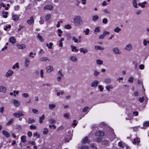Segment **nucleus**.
Wrapping results in <instances>:
<instances>
[{
    "label": "nucleus",
    "mask_w": 149,
    "mask_h": 149,
    "mask_svg": "<svg viewBox=\"0 0 149 149\" xmlns=\"http://www.w3.org/2000/svg\"><path fill=\"white\" fill-rule=\"evenodd\" d=\"M73 20L74 24L77 26H79L83 24V20L81 17L78 15H75L74 17Z\"/></svg>",
    "instance_id": "obj_1"
},
{
    "label": "nucleus",
    "mask_w": 149,
    "mask_h": 149,
    "mask_svg": "<svg viewBox=\"0 0 149 149\" xmlns=\"http://www.w3.org/2000/svg\"><path fill=\"white\" fill-rule=\"evenodd\" d=\"M57 76L56 80L58 82H60L61 79L64 76V74L63 73L62 70H60L58 71L57 73Z\"/></svg>",
    "instance_id": "obj_2"
},
{
    "label": "nucleus",
    "mask_w": 149,
    "mask_h": 149,
    "mask_svg": "<svg viewBox=\"0 0 149 149\" xmlns=\"http://www.w3.org/2000/svg\"><path fill=\"white\" fill-rule=\"evenodd\" d=\"M112 51L114 54L117 55H120L121 54L122 52L117 47H114L112 49Z\"/></svg>",
    "instance_id": "obj_3"
},
{
    "label": "nucleus",
    "mask_w": 149,
    "mask_h": 149,
    "mask_svg": "<svg viewBox=\"0 0 149 149\" xmlns=\"http://www.w3.org/2000/svg\"><path fill=\"white\" fill-rule=\"evenodd\" d=\"M12 103L13 104L15 107H19L21 104L20 102L15 99L13 100Z\"/></svg>",
    "instance_id": "obj_4"
},
{
    "label": "nucleus",
    "mask_w": 149,
    "mask_h": 149,
    "mask_svg": "<svg viewBox=\"0 0 149 149\" xmlns=\"http://www.w3.org/2000/svg\"><path fill=\"white\" fill-rule=\"evenodd\" d=\"M13 115L14 116L17 118H19L24 116L23 112L22 111H19L18 112H15L13 113Z\"/></svg>",
    "instance_id": "obj_5"
},
{
    "label": "nucleus",
    "mask_w": 149,
    "mask_h": 149,
    "mask_svg": "<svg viewBox=\"0 0 149 149\" xmlns=\"http://www.w3.org/2000/svg\"><path fill=\"white\" fill-rule=\"evenodd\" d=\"M53 6L51 5L48 4L45 6L43 7L44 10H52L54 9Z\"/></svg>",
    "instance_id": "obj_6"
},
{
    "label": "nucleus",
    "mask_w": 149,
    "mask_h": 149,
    "mask_svg": "<svg viewBox=\"0 0 149 149\" xmlns=\"http://www.w3.org/2000/svg\"><path fill=\"white\" fill-rule=\"evenodd\" d=\"M133 49L132 45L130 44H129L126 46L124 48V49L126 51H130Z\"/></svg>",
    "instance_id": "obj_7"
},
{
    "label": "nucleus",
    "mask_w": 149,
    "mask_h": 149,
    "mask_svg": "<svg viewBox=\"0 0 149 149\" xmlns=\"http://www.w3.org/2000/svg\"><path fill=\"white\" fill-rule=\"evenodd\" d=\"M30 60L28 57L25 58L24 61V66L26 67H28L30 65Z\"/></svg>",
    "instance_id": "obj_8"
},
{
    "label": "nucleus",
    "mask_w": 149,
    "mask_h": 149,
    "mask_svg": "<svg viewBox=\"0 0 149 149\" xmlns=\"http://www.w3.org/2000/svg\"><path fill=\"white\" fill-rule=\"evenodd\" d=\"M46 69V72L47 73H49L54 70L53 67L51 65H48L47 66Z\"/></svg>",
    "instance_id": "obj_9"
},
{
    "label": "nucleus",
    "mask_w": 149,
    "mask_h": 149,
    "mask_svg": "<svg viewBox=\"0 0 149 149\" xmlns=\"http://www.w3.org/2000/svg\"><path fill=\"white\" fill-rule=\"evenodd\" d=\"M70 59L71 61L74 62H76L78 60L77 58L75 55H72L70 56Z\"/></svg>",
    "instance_id": "obj_10"
},
{
    "label": "nucleus",
    "mask_w": 149,
    "mask_h": 149,
    "mask_svg": "<svg viewBox=\"0 0 149 149\" xmlns=\"http://www.w3.org/2000/svg\"><path fill=\"white\" fill-rule=\"evenodd\" d=\"M140 142V140L139 138L136 137L134 139L133 141H132V143L133 144L135 145H138Z\"/></svg>",
    "instance_id": "obj_11"
},
{
    "label": "nucleus",
    "mask_w": 149,
    "mask_h": 149,
    "mask_svg": "<svg viewBox=\"0 0 149 149\" xmlns=\"http://www.w3.org/2000/svg\"><path fill=\"white\" fill-rule=\"evenodd\" d=\"M99 81L97 80H95L92 83L91 86L92 87H96Z\"/></svg>",
    "instance_id": "obj_12"
},
{
    "label": "nucleus",
    "mask_w": 149,
    "mask_h": 149,
    "mask_svg": "<svg viewBox=\"0 0 149 149\" xmlns=\"http://www.w3.org/2000/svg\"><path fill=\"white\" fill-rule=\"evenodd\" d=\"M13 72L12 70H8L6 74V77H8L11 76L13 74Z\"/></svg>",
    "instance_id": "obj_13"
},
{
    "label": "nucleus",
    "mask_w": 149,
    "mask_h": 149,
    "mask_svg": "<svg viewBox=\"0 0 149 149\" xmlns=\"http://www.w3.org/2000/svg\"><path fill=\"white\" fill-rule=\"evenodd\" d=\"M34 20L33 16H31L30 17V19L28 20L27 21V23L31 25L33 23Z\"/></svg>",
    "instance_id": "obj_14"
},
{
    "label": "nucleus",
    "mask_w": 149,
    "mask_h": 149,
    "mask_svg": "<svg viewBox=\"0 0 149 149\" xmlns=\"http://www.w3.org/2000/svg\"><path fill=\"white\" fill-rule=\"evenodd\" d=\"M6 88L5 87L2 86H0V92L1 93H5L6 92Z\"/></svg>",
    "instance_id": "obj_15"
},
{
    "label": "nucleus",
    "mask_w": 149,
    "mask_h": 149,
    "mask_svg": "<svg viewBox=\"0 0 149 149\" xmlns=\"http://www.w3.org/2000/svg\"><path fill=\"white\" fill-rule=\"evenodd\" d=\"M17 46L19 49H24L26 47V45L24 44H22L21 45L17 44Z\"/></svg>",
    "instance_id": "obj_16"
},
{
    "label": "nucleus",
    "mask_w": 149,
    "mask_h": 149,
    "mask_svg": "<svg viewBox=\"0 0 149 149\" xmlns=\"http://www.w3.org/2000/svg\"><path fill=\"white\" fill-rule=\"evenodd\" d=\"M104 132L101 131H97L95 134V135L96 136H103L104 135Z\"/></svg>",
    "instance_id": "obj_17"
},
{
    "label": "nucleus",
    "mask_w": 149,
    "mask_h": 149,
    "mask_svg": "<svg viewBox=\"0 0 149 149\" xmlns=\"http://www.w3.org/2000/svg\"><path fill=\"white\" fill-rule=\"evenodd\" d=\"M19 19V16L18 15H13L12 17V19L14 21H17Z\"/></svg>",
    "instance_id": "obj_18"
},
{
    "label": "nucleus",
    "mask_w": 149,
    "mask_h": 149,
    "mask_svg": "<svg viewBox=\"0 0 149 149\" xmlns=\"http://www.w3.org/2000/svg\"><path fill=\"white\" fill-rule=\"evenodd\" d=\"M103 12L106 15H109L110 14L109 10L107 8H105L103 10Z\"/></svg>",
    "instance_id": "obj_19"
},
{
    "label": "nucleus",
    "mask_w": 149,
    "mask_h": 149,
    "mask_svg": "<svg viewBox=\"0 0 149 149\" xmlns=\"http://www.w3.org/2000/svg\"><path fill=\"white\" fill-rule=\"evenodd\" d=\"M79 51L80 52L83 53L84 54H85L88 52V50L86 48H81L79 49Z\"/></svg>",
    "instance_id": "obj_20"
},
{
    "label": "nucleus",
    "mask_w": 149,
    "mask_h": 149,
    "mask_svg": "<svg viewBox=\"0 0 149 149\" xmlns=\"http://www.w3.org/2000/svg\"><path fill=\"white\" fill-rule=\"evenodd\" d=\"M104 82L106 84H110L111 82V79L109 78H106L104 79Z\"/></svg>",
    "instance_id": "obj_21"
},
{
    "label": "nucleus",
    "mask_w": 149,
    "mask_h": 149,
    "mask_svg": "<svg viewBox=\"0 0 149 149\" xmlns=\"http://www.w3.org/2000/svg\"><path fill=\"white\" fill-rule=\"evenodd\" d=\"M95 49L96 50H103L104 49V48L100 46L96 45L95 46Z\"/></svg>",
    "instance_id": "obj_22"
},
{
    "label": "nucleus",
    "mask_w": 149,
    "mask_h": 149,
    "mask_svg": "<svg viewBox=\"0 0 149 149\" xmlns=\"http://www.w3.org/2000/svg\"><path fill=\"white\" fill-rule=\"evenodd\" d=\"M9 41L11 43L14 44L16 42V40L13 37H11L9 39Z\"/></svg>",
    "instance_id": "obj_23"
},
{
    "label": "nucleus",
    "mask_w": 149,
    "mask_h": 149,
    "mask_svg": "<svg viewBox=\"0 0 149 149\" xmlns=\"http://www.w3.org/2000/svg\"><path fill=\"white\" fill-rule=\"evenodd\" d=\"M96 63L98 65H102L103 64V62L102 60L97 59L96 60Z\"/></svg>",
    "instance_id": "obj_24"
},
{
    "label": "nucleus",
    "mask_w": 149,
    "mask_h": 149,
    "mask_svg": "<svg viewBox=\"0 0 149 149\" xmlns=\"http://www.w3.org/2000/svg\"><path fill=\"white\" fill-rule=\"evenodd\" d=\"M19 68V65L18 63H16L14 65H13L12 67V69H15L16 68L18 69Z\"/></svg>",
    "instance_id": "obj_25"
},
{
    "label": "nucleus",
    "mask_w": 149,
    "mask_h": 149,
    "mask_svg": "<svg viewBox=\"0 0 149 149\" xmlns=\"http://www.w3.org/2000/svg\"><path fill=\"white\" fill-rule=\"evenodd\" d=\"M56 107V105L55 104H49V107L50 109L51 110H53Z\"/></svg>",
    "instance_id": "obj_26"
},
{
    "label": "nucleus",
    "mask_w": 149,
    "mask_h": 149,
    "mask_svg": "<svg viewBox=\"0 0 149 149\" xmlns=\"http://www.w3.org/2000/svg\"><path fill=\"white\" fill-rule=\"evenodd\" d=\"M99 17L97 15H94L92 17V20L94 22L97 21L99 19Z\"/></svg>",
    "instance_id": "obj_27"
},
{
    "label": "nucleus",
    "mask_w": 149,
    "mask_h": 149,
    "mask_svg": "<svg viewBox=\"0 0 149 149\" xmlns=\"http://www.w3.org/2000/svg\"><path fill=\"white\" fill-rule=\"evenodd\" d=\"M3 134L5 135L6 137H9L10 136V134L6 132V131H2Z\"/></svg>",
    "instance_id": "obj_28"
},
{
    "label": "nucleus",
    "mask_w": 149,
    "mask_h": 149,
    "mask_svg": "<svg viewBox=\"0 0 149 149\" xmlns=\"http://www.w3.org/2000/svg\"><path fill=\"white\" fill-rule=\"evenodd\" d=\"M45 118V115L43 114L42 116L39 118V123H42L43 122V120Z\"/></svg>",
    "instance_id": "obj_29"
},
{
    "label": "nucleus",
    "mask_w": 149,
    "mask_h": 149,
    "mask_svg": "<svg viewBox=\"0 0 149 149\" xmlns=\"http://www.w3.org/2000/svg\"><path fill=\"white\" fill-rule=\"evenodd\" d=\"M147 3L146 2L144 1L142 3H138L139 6H141L142 8H144L145 6V5Z\"/></svg>",
    "instance_id": "obj_30"
},
{
    "label": "nucleus",
    "mask_w": 149,
    "mask_h": 149,
    "mask_svg": "<svg viewBox=\"0 0 149 149\" xmlns=\"http://www.w3.org/2000/svg\"><path fill=\"white\" fill-rule=\"evenodd\" d=\"M3 17V18H6L8 17V13L7 12H3L2 13Z\"/></svg>",
    "instance_id": "obj_31"
},
{
    "label": "nucleus",
    "mask_w": 149,
    "mask_h": 149,
    "mask_svg": "<svg viewBox=\"0 0 149 149\" xmlns=\"http://www.w3.org/2000/svg\"><path fill=\"white\" fill-rule=\"evenodd\" d=\"M143 127L145 128H146L147 127L149 126V121H146L143 123Z\"/></svg>",
    "instance_id": "obj_32"
},
{
    "label": "nucleus",
    "mask_w": 149,
    "mask_h": 149,
    "mask_svg": "<svg viewBox=\"0 0 149 149\" xmlns=\"http://www.w3.org/2000/svg\"><path fill=\"white\" fill-rule=\"evenodd\" d=\"M121 31V29L119 27H116L114 29V31L117 33H119Z\"/></svg>",
    "instance_id": "obj_33"
},
{
    "label": "nucleus",
    "mask_w": 149,
    "mask_h": 149,
    "mask_svg": "<svg viewBox=\"0 0 149 149\" xmlns=\"http://www.w3.org/2000/svg\"><path fill=\"white\" fill-rule=\"evenodd\" d=\"M83 143H87L88 142H89V141H88V139L87 137L85 138L82 141Z\"/></svg>",
    "instance_id": "obj_34"
},
{
    "label": "nucleus",
    "mask_w": 149,
    "mask_h": 149,
    "mask_svg": "<svg viewBox=\"0 0 149 149\" xmlns=\"http://www.w3.org/2000/svg\"><path fill=\"white\" fill-rule=\"evenodd\" d=\"M71 47L72 48V52L75 51V52H77L78 50V49H77L76 47L75 46L72 45Z\"/></svg>",
    "instance_id": "obj_35"
},
{
    "label": "nucleus",
    "mask_w": 149,
    "mask_h": 149,
    "mask_svg": "<svg viewBox=\"0 0 149 149\" xmlns=\"http://www.w3.org/2000/svg\"><path fill=\"white\" fill-rule=\"evenodd\" d=\"M37 38L41 42H43L44 41V40L42 38V37L41 36H40L39 34H38V35Z\"/></svg>",
    "instance_id": "obj_36"
},
{
    "label": "nucleus",
    "mask_w": 149,
    "mask_h": 149,
    "mask_svg": "<svg viewBox=\"0 0 149 149\" xmlns=\"http://www.w3.org/2000/svg\"><path fill=\"white\" fill-rule=\"evenodd\" d=\"M51 15L50 14H47L45 16V19L46 21L49 20L51 18Z\"/></svg>",
    "instance_id": "obj_37"
},
{
    "label": "nucleus",
    "mask_w": 149,
    "mask_h": 149,
    "mask_svg": "<svg viewBox=\"0 0 149 149\" xmlns=\"http://www.w3.org/2000/svg\"><path fill=\"white\" fill-rule=\"evenodd\" d=\"M64 39L63 38H62L61 39V40H60L59 41V46L61 47H63V43L62 41H64Z\"/></svg>",
    "instance_id": "obj_38"
},
{
    "label": "nucleus",
    "mask_w": 149,
    "mask_h": 149,
    "mask_svg": "<svg viewBox=\"0 0 149 149\" xmlns=\"http://www.w3.org/2000/svg\"><path fill=\"white\" fill-rule=\"evenodd\" d=\"M106 88L108 91H109L110 89H112L113 88V86L112 85H109V86H106Z\"/></svg>",
    "instance_id": "obj_39"
},
{
    "label": "nucleus",
    "mask_w": 149,
    "mask_h": 149,
    "mask_svg": "<svg viewBox=\"0 0 149 149\" xmlns=\"http://www.w3.org/2000/svg\"><path fill=\"white\" fill-rule=\"evenodd\" d=\"M40 60L42 61H46L48 60V58L46 57H43L40 58Z\"/></svg>",
    "instance_id": "obj_40"
},
{
    "label": "nucleus",
    "mask_w": 149,
    "mask_h": 149,
    "mask_svg": "<svg viewBox=\"0 0 149 149\" xmlns=\"http://www.w3.org/2000/svg\"><path fill=\"white\" fill-rule=\"evenodd\" d=\"M100 74V72L96 70H95L93 73V75L95 77H97Z\"/></svg>",
    "instance_id": "obj_41"
},
{
    "label": "nucleus",
    "mask_w": 149,
    "mask_h": 149,
    "mask_svg": "<svg viewBox=\"0 0 149 149\" xmlns=\"http://www.w3.org/2000/svg\"><path fill=\"white\" fill-rule=\"evenodd\" d=\"M48 130L47 128H45L43 129V133L44 134H47L48 133Z\"/></svg>",
    "instance_id": "obj_42"
},
{
    "label": "nucleus",
    "mask_w": 149,
    "mask_h": 149,
    "mask_svg": "<svg viewBox=\"0 0 149 149\" xmlns=\"http://www.w3.org/2000/svg\"><path fill=\"white\" fill-rule=\"evenodd\" d=\"M84 32L86 35H88L89 32V29L88 28L86 29L84 31Z\"/></svg>",
    "instance_id": "obj_43"
},
{
    "label": "nucleus",
    "mask_w": 149,
    "mask_h": 149,
    "mask_svg": "<svg viewBox=\"0 0 149 149\" xmlns=\"http://www.w3.org/2000/svg\"><path fill=\"white\" fill-rule=\"evenodd\" d=\"M34 120L33 119H31V118H29L28 121V123L29 124L34 123Z\"/></svg>",
    "instance_id": "obj_44"
},
{
    "label": "nucleus",
    "mask_w": 149,
    "mask_h": 149,
    "mask_svg": "<svg viewBox=\"0 0 149 149\" xmlns=\"http://www.w3.org/2000/svg\"><path fill=\"white\" fill-rule=\"evenodd\" d=\"M13 121L14 119H11L7 123V125L9 126L11 125L13 123Z\"/></svg>",
    "instance_id": "obj_45"
},
{
    "label": "nucleus",
    "mask_w": 149,
    "mask_h": 149,
    "mask_svg": "<svg viewBox=\"0 0 149 149\" xmlns=\"http://www.w3.org/2000/svg\"><path fill=\"white\" fill-rule=\"evenodd\" d=\"M66 36L67 39L68 40L70 39L71 38V35L70 33H68L66 34Z\"/></svg>",
    "instance_id": "obj_46"
},
{
    "label": "nucleus",
    "mask_w": 149,
    "mask_h": 149,
    "mask_svg": "<svg viewBox=\"0 0 149 149\" xmlns=\"http://www.w3.org/2000/svg\"><path fill=\"white\" fill-rule=\"evenodd\" d=\"M132 4L133 6L135 8H137V3L136 1H133Z\"/></svg>",
    "instance_id": "obj_47"
},
{
    "label": "nucleus",
    "mask_w": 149,
    "mask_h": 149,
    "mask_svg": "<svg viewBox=\"0 0 149 149\" xmlns=\"http://www.w3.org/2000/svg\"><path fill=\"white\" fill-rule=\"evenodd\" d=\"M134 79V78L132 76L130 77L128 79V82H130L131 83H132L133 82V80Z\"/></svg>",
    "instance_id": "obj_48"
},
{
    "label": "nucleus",
    "mask_w": 149,
    "mask_h": 149,
    "mask_svg": "<svg viewBox=\"0 0 149 149\" xmlns=\"http://www.w3.org/2000/svg\"><path fill=\"white\" fill-rule=\"evenodd\" d=\"M21 139L22 142H25L26 141V137L25 136H23L21 137Z\"/></svg>",
    "instance_id": "obj_49"
},
{
    "label": "nucleus",
    "mask_w": 149,
    "mask_h": 149,
    "mask_svg": "<svg viewBox=\"0 0 149 149\" xmlns=\"http://www.w3.org/2000/svg\"><path fill=\"white\" fill-rule=\"evenodd\" d=\"M22 95L24 98H27L29 97V94L27 93H23L22 94Z\"/></svg>",
    "instance_id": "obj_50"
},
{
    "label": "nucleus",
    "mask_w": 149,
    "mask_h": 149,
    "mask_svg": "<svg viewBox=\"0 0 149 149\" xmlns=\"http://www.w3.org/2000/svg\"><path fill=\"white\" fill-rule=\"evenodd\" d=\"M30 128L31 130H35L36 129L37 127L36 125H31L30 126Z\"/></svg>",
    "instance_id": "obj_51"
},
{
    "label": "nucleus",
    "mask_w": 149,
    "mask_h": 149,
    "mask_svg": "<svg viewBox=\"0 0 149 149\" xmlns=\"http://www.w3.org/2000/svg\"><path fill=\"white\" fill-rule=\"evenodd\" d=\"M109 33H110L109 32L107 31L106 30H104L102 34L105 36H106L109 35Z\"/></svg>",
    "instance_id": "obj_52"
},
{
    "label": "nucleus",
    "mask_w": 149,
    "mask_h": 149,
    "mask_svg": "<svg viewBox=\"0 0 149 149\" xmlns=\"http://www.w3.org/2000/svg\"><path fill=\"white\" fill-rule=\"evenodd\" d=\"M58 36L59 37L61 36V33H63L61 29H58Z\"/></svg>",
    "instance_id": "obj_53"
},
{
    "label": "nucleus",
    "mask_w": 149,
    "mask_h": 149,
    "mask_svg": "<svg viewBox=\"0 0 149 149\" xmlns=\"http://www.w3.org/2000/svg\"><path fill=\"white\" fill-rule=\"evenodd\" d=\"M98 89L100 92H102L103 91L104 88L101 85H100L98 87Z\"/></svg>",
    "instance_id": "obj_54"
},
{
    "label": "nucleus",
    "mask_w": 149,
    "mask_h": 149,
    "mask_svg": "<svg viewBox=\"0 0 149 149\" xmlns=\"http://www.w3.org/2000/svg\"><path fill=\"white\" fill-rule=\"evenodd\" d=\"M49 122L50 123L52 124L55 123L56 121L55 119L52 118L49 120Z\"/></svg>",
    "instance_id": "obj_55"
},
{
    "label": "nucleus",
    "mask_w": 149,
    "mask_h": 149,
    "mask_svg": "<svg viewBox=\"0 0 149 149\" xmlns=\"http://www.w3.org/2000/svg\"><path fill=\"white\" fill-rule=\"evenodd\" d=\"M102 22L103 24H106L107 23L108 19L107 18H104L102 20Z\"/></svg>",
    "instance_id": "obj_56"
},
{
    "label": "nucleus",
    "mask_w": 149,
    "mask_h": 149,
    "mask_svg": "<svg viewBox=\"0 0 149 149\" xmlns=\"http://www.w3.org/2000/svg\"><path fill=\"white\" fill-rule=\"evenodd\" d=\"M65 28L66 29H70L71 28V26L70 24H68L65 26Z\"/></svg>",
    "instance_id": "obj_57"
},
{
    "label": "nucleus",
    "mask_w": 149,
    "mask_h": 149,
    "mask_svg": "<svg viewBox=\"0 0 149 149\" xmlns=\"http://www.w3.org/2000/svg\"><path fill=\"white\" fill-rule=\"evenodd\" d=\"M108 143V141L106 140H104L102 142V143L103 145H107Z\"/></svg>",
    "instance_id": "obj_58"
},
{
    "label": "nucleus",
    "mask_w": 149,
    "mask_h": 149,
    "mask_svg": "<svg viewBox=\"0 0 149 149\" xmlns=\"http://www.w3.org/2000/svg\"><path fill=\"white\" fill-rule=\"evenodd\" d=\"M72 39L73 41H74L75 43H77L78 42V39H77L75 37H73L72 38Z\"/></svg>",
    "instance_id": "obj_59"
},
{
    "label": "nucleus",
    "mask_w": 149,
    "mask_h": 149,
    "mask_svg": "<svg viewBox=\"0 0 149 149\" xmlns=\"http://www.w3.org/2000/svg\"><path fill=\"white\" fill-rule=\"evenodd\" d=\"M100 28L98 26L96 27L95 30L94 31L95 32H99L100 31Z\"/></svg>",
    "instance_id": "obj_60"
},
{
    "label": "nucleus",
    "mask_w": 149,
    "mask_h": 149,
    "mask_svg": "<svg viewBox=\"0 0 149 149\" xmlns=\"http://www.w3.org/2000/svg\"><path fill=\"white\" fill-rule=\"evenodd\" d=\"M88 109L89 107H88L84 108L82 109V112H86Z\"/></svg>",
    "instance_id": "obj_61"
},
{
    "label": "nucleus",
    "mask_w": 149,
    "mask_h": 149,
    "mask_svg": "<svg viewBox=\"0 0 149 149\" xmlns=\"http://www.w3.org/2000/svg\"><path fill=\"white\" fill-rule=\"evenodd\" d=\"M43 74L44 72L43 70L42 69L40 71V74L41 78H43L44 77Z\"/></svg>",
    "instance_id": "obj_62"
},
{
    "label": "nucleus",
    "mask_w": 149,
    "mask_h": 149,
    "mask_svg": "<svg viewBox=\"0 0 149 149\" xmlns=\"http://www.w3.org/2000/svg\"><path fill=\"white\" fill-rule=\"evenodd\" d=\"M33 135L34 136H37L38 138H40V135L39 134H38L37 132H36L34 133Z\"/></svg>",
    "instance_id": "obj_63"
},
{
    "label": "nucleus",
    "mask_w": 149,
    "mask_h": 149,
    "mask_svg": "<svg viewBox=\"0 0 149 149\" xmlns=\"http://www.w3.org/2000/svg\"><path fill=\"white\" fill-rule=\"evenodd\" d=\"M132 114L134 115L135 116H137L139 115V113L137 111H134Z\"/></svg>",
    "instance_id": "obj_64"
}]
</instances>
